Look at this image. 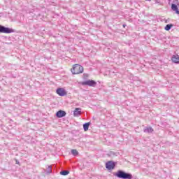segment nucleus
<instances>
[{"mask_svg":"<svg viewBox=\"0 0 179 179\" xmlns=\"http://www.w3.org/2000/svg\"><path fill=\"white\" fill-rule=\"evenodd\" d=\"M114 176L115 177H117V178L121 179H132L134 177L132 176V174L129 173H127L122 170H118L115 173H114Z\"/></svg>","mask_w":179,"mask_h":179,"instance_id":"1","label":"nucleus"},{"mask_svg":"<svg viewBox=\"0 0 179 179\" xmlns=\"http://www.w3.org/2000/svg\"><path fill=\"white\" fill-rule=\"evenodd\" d=\"M71 73L73 75H79L80 73H83V66L78 64H74L71 69Z\"/></svg>","mask_w":179,"mask_h":179,"instance_id":"2","label":"nucleus"},{"mask_svg":"<svg viewBox=\"0 0 179 179\" xmlns=\"http://www.w3.org/2000/svg\"><path fill=\"white\" fill-rule=\"evenodd\" d=\"M15 30L12 28L6 27L3 25H0V33H6L9 34L10 33H14Z\"/></svg>","mask_w":179,"mask_h":179,"instance_id":"3","label":"nucleus"},{"mask_svg":"<svg viewBox=\"0 0 179 179\" xmlns=\"http://www.w3.org/2000/svg\"><path fill=\"white\" fill-rule=\"evenodd\" d=\"M83 86H90V87H96L97 83L93 80H88L82 83Z\"/></svg>","mask_w":179,"mask_h":179,"instance_id":"4","label":"nucleus"},{"mask_svg":"<svg viewBox=\"0 0 179 179\" xmlns=\"http://www.w3.org/2000/svg\"><path fill=\"white\" fill-rule=\"evenodd\" d=\"M106 167L108 170H114V169H115V162L109 161L106 162Z\"/></svg>","mask_w":179,"mask_h":179,"instance_id":"5","label":"nucleus"},{"mask_svg":"<svg viewBox=\"0 0 179 179\" xmlns=\"http://www.w3.org/2000/svg\"><path fill=\"white\" fill-rule=\"evenodd\" d=\"M57 94L59 96H61L62 97H64V96H66V91L64 88H57L56 90Z\"/></svg>","mask_w":179,"mask_h":179,"instance_id":"6","label":"nucleus"},{"mask_svg":"<svg viewBox=\"0 0 179 179\" xmlns=\"http://www.w3.org/2000/svg\"><path fill=\"white\" fill-rule=\"evenodd\" d=\"M66 115V112L65 110H60L56 113V117L57 118H62Z\"/></svg>","mask_w":179,"mask_h":179,"instance_id":"7","label":"nucleus"},{"mask_svg":"<svg viewBox=\"0 0 179 179\" xmlns=\"http://www.w3.org/2000/svg\"><path fill=\"white\" fill-rule=\"evenodd\" d=\"M171 61L173 64H179V55H173L171 57Z\"/></svg>","mask_w":179,"mask_h":179,"instance_id":"8","label":"nucleus"},{"mask_svg":"<svg viewBox=\"0 0 179 179\" xmlns=\"http://www.w3.org/2000/svg\"><path fill=\"white\" fill-rule=\"evenodd\" d=\"M80 113H82V109L78 108H76L73 111L74 117H78V115H80Z\"/></svg>","mask_w":179,"mask_h":179,"instance_id":"9","label":"nucleus"},{"mask_svg":"<svg viewBox=\"0 0 179 179\" xmlns=\"http://www.w3.org/2000/svg\"><path fill=\"white\" fill-rule=\"evenodd\" d=\"M171 9H172V10L176 12V14L179 13L178 7L177 6L176 4L172 3L171 4Z\"/></svg>","mask_w":179,"mask_h":179,"instance_id":"10","label":"nucleus"},{"mask_svg":"<svg viewBox=\"0 0 179 179\" xmlns=\"http://www.w3.org/2000/svg\"><path fill=\"white\" fill-rule=\"evenodd\" d=\"M153 128L152 127H146L144 129V132H145V134H150L153 132Z\"/></svg>","mask_w":179,"mask_h":179,"instance_id":"11","label":"nucleus"},{"mask_svg":"<svg viewBox=\"0 0 179 179\" xmlns=\"http://www.w3.org/2000/svg\"><path fill=\"white\" fill-rule=\"evenodd\" d=\"M89 127H90V122H87L83 124V129L85 131L89 130Z\"/></svg>","mask_w":179,"mask_h":179,"instance_id":"12","label":"nucleus"},{"mask_svg":"<svg viewBox=\"0 0 179 179\" xmlns=\"http://www.w3.org/2000/svg\"><path fill=\"white\" fill-rule=\"evenodd\" d=\"M173 26H174V24H168L166 25L164 29H165V30L166 31H169V30H171V27H173Z\"/></svg>","mask_w":179,"mask_h":179,"instance_id":"13","label":"nucleus"},{"mask_svg":"<svg viewBox=\"0 0 179 179\" xmlns=\"http://www.w3.org/2000/svg\"><path fill=\"white\" fill-rule=\"evenodd\" d=\"M61 176H68L69 174V171H62L60 172Z\"/></svg>","mask_w":179,"mask_h":179,"instance_id":"14","label":"nucleus"},{"mask_svg":"<svg viewBox=\"0 0 179 179\" xmlns=\"http://www.w3.org/2000/svg\"><path fill=\"white\" fill-rule=\"evenodd\" d=\"M79 152H78V150H71V154L73 155V156H77V155H78Z\"/></svg>","mask_w":179,"mask_h":179,"instance_id":"15","label":"nucleus"},{"mask_svg":"<svg viewBox=\"0 0 179 179\" xmlns=\"http://www.w3.org/2000/svg\"><path fill=\"white\" fill-rule=\"evenodd\" d=\"M52 171V167L51 166H49L47 169V173L49 174H51V172Z\"/></svg>","mask_w":179,"mask_h":179,"instance_id":"16","label":"nucleus"},{"mask_svg":"<svg viewBox=\"0 0 179 179\" xmlns=\"http://www.w3.org/2000/svg\"><path fill=\"white\" fill-rule=\"evenodd\" d=\"M123 27H127V24H124Z\"/></svg>","mask_w":179,"mask_h":179,"instance_id":"17","label":"nucleus"},{"mask_svg":"<svg viewBox=\"0 0 179 179\" xmlns=\"http://www.w3.org/2000/svg\"><path fill=\"white\" fill-rule=\"evenodd\" d=\"M16 164H19V161L16 160Z\"/></svg>","mask_w":179,"mask_h":179,"instance_id":"18","label":"nucleus"},{"mask_svg":"<svg viewBox=\"0 0 179 179\" xmlns=\"http://www.w3.org/2000/svg\"><path fill=\"white\" fill-rule=\"evenodd\" d=\"M145 1H152V0H145Z\"/></svg>","mask_w":179,"mask_h":179,"instance_id":"19","label":"nucleus"},{"mask_svg":"<svg viewBox=\"0 0 179 179\" xmlns=\"http://www.w3.org/2000/svg\"><path fill=\"white\" fill-rule=\"evenodd\" d=\"M177 15H179V13H177Z\"/></svg>","mask_w":179,"mask_h":179,"instance_id":"20","label":"nucleus"},{"mask_svg":"<svg viewBox=\"0 0 179 179\" xmlns=\"http://www.w3.org/2000/svg\"><path fill=\"white\" fill-rule=\"evenodd\" d=\"M178 179H179V178H178Z\"/></svg>","mask_w":179,"mask_h":179,"instance_id":"21","label":"nucleus"}]
</instances>
